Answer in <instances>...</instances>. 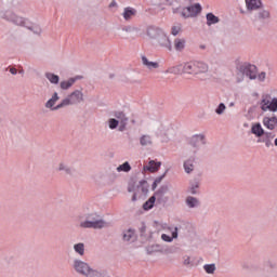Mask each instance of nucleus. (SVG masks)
<instances>
[{"instance_id":"obj_26","label":"nucleus","mask_w":277,"mask_h":277,"mask_svg":"<svg viewBox=\"0 0 277 277\" xmlns=\"http://www.w3.org/2000/svg\"><path fill=\"white\" fill-rule=\"evenodd\" d=\"M136 14H137V10L131 6H127L123 9L122 16L124 21H131V18H133V16H135Z\"/></svg>"},{"instance_id":"obj_49","label":"nucleus","mask_w":277,"mask_h":277,"mask_svg":"<svg viewBox=\"0 0 277 277\" xmlns=\"http://www.w3.org/2000/svg\"><path fill=\"white\" fill-rule=\"evenodd\" d=\"M183 265H192V258H189V256H184Z\"/></svg>"},{"instance_id":"obj_19","label":"nucleus","mask_w":277,"mask_h":277,"mask_svg":"<svg viewBox=\"0 0 277 277\" xmlns=\"http://www.w3.org/2000/svg\"><path fill=\"white\" fill-rule=\"evenodd\" d=\"M114 117L116 118L117 122L120 123L119 131H124L127 127V122H129V118L122 111H115Z\"/></svg>"},{"instance_id":"obj_3","label":"nucleus","mask_w":277,"mask_h":277,"mask_svg":"<svg viewBox=\"0 0 277 277\" xmlns=\"http://www.w3.org/2000/svg\"><path fill=\"white\" fill-rule=\"evenodd\" d=\"M237 82L241 83L243 81V77H248V79L254 80L258 77L259 69L255 65L243 63L237 66Z\"/></svg>"},{"instance_id":"obj_34","label":"nucleus","mask_w":277,"mask_h":277,"mask_svg":"<svg viewBox=\"0 0 277 277\" xmlns=\"http://www.w3.org/2000/svg\"><path fill=\"white\" fill-rule=\"evenodd\" d=\"M45 78L50 83H53L54 85H57L60 83V76L53 74V72H45Z\"/></svg>"},{"instance_id":"obj_56","label":"nucleus","mask_w":277,"mask_h":277,"mask_svg":"<svg viewBox=\"0 0 277 277\" xmlns=\"http://www.w3.org/2000/svg\"><path fill=\"white\" fill-rule=\"evenodd\" d=\"M200 49H206V47H205V45H201Z\"/></svg>"},{"instance_id":"obj_30","label":"nucleus","mask_w":277,"mask_h":277,"mask_svg":"<svg viewBox=\"0 0 277 277\" xmlns=\"http://www.w3.org/2000/svg\"><path fill=\"white\" fill-rule=\"evenodd\" d=\"M161 168V162H155V160H150L147 166L144 167V170L148 172H157Z\"/></svg>"},{"instance_id":"obj_33","label":"nucleus","mask_w":277,"mask_h":277,"mask_svg":"<svg viewBox=\"0 0 277 277\" xmlns=\"http://www.w3.org/2000/svg\"><path fill=\"white\" fill-rule=\"evenodd\" d=\"M200 188V182L198 181H193L188 187V192L189 194H192L193 196H196V194H198V189Z\"/></svg>"},{"instance_id":"obj_57","label":"nucleus","mask_w":277,"mask_h":277,"mask_svg":"<svg viewBox=\"0 0 277 277\" xmlns=\"http://www.w3.org/2000/svg\"><path fill=\"white\" fill-rule=\"evenodd\" d=\"M275 146H277V138L275 140Z\"/></svg>"},{"instance_id":"obj_11","label":"nucleus","mask_w":277,"mask_h":277,"mask_svg":"<svg viewBox=\"0 0 277 277\" xmlns=\"http://www.w3.org/2000/svg\"><path fill=\"white\" fill-rule=\"evenodd\" d=\"M202 12V6L200 4H194L190 6H186L182 10L181 15L183 18H194V16H198Z\"/></svg>"},{"instance_id":"obj_29","label":"nucleus","mask_w":277,"mask_h":277,"mask_svg":"<svg viewBox=\"0 0 277 277\" xmlns=\"http://www.w3.org/2000/svg\"><path fill=\"white\" fill-rule=\"evenodd\" d=\"M123 241H135V229L124 230L122 234Z\"/></svg>"},{"instance_id":"obj_48","label":"nucleus","mask_w":277,"mask_h":277,"mask_svg":"<svg viewBox=\"0 0 277 277\" xmlns=\"http://www.w3.org/2000/svg\"><path fill=\"white\" fill-rule=\"evenodd\" d=\"M266 76L267 74H265V71L260 72L258 76L259 81H265Z\"/></svg>"},{"instance_id":"obj_15","label":"nucleus","mask_w":277,"mask_h":277,"mask_svg":"<svg viewBox=\"0 0 277 277\" xmlns=\"http://www.w3.org/2000/svg\"><path fill=\"white\" fill-rule=\"evenodd\" d=\"M81 79H83V76H75L67 80H63L60 83V88L61 90H70V88H72L77 81H81Z\"/></svg>"},{"instance_id":"obj_22","label":"nucleus","mask_w":277,"mask_h":277,"mask_svg":"<svg viewBox=\"0 0 277 277\" xmlns=\"http://www.w3.org/2000/svg\"><path fill=\"white\" fill-rule=\"evenodd\" d=\"M184 171L186 174H192L196 170V158L192 157L184 161L183 163Z\"/></svg>"},{"instance_id":"obj_35","label":"nucleus","mask_w":277,"mask_h":277,"mask_svg":"<svg viewBox=\"0 0 277 277\" xmlns=\"http://www.w3.org/2000/svg\"><path fill=\"white\" fill-rule=\"evenodd\" d=\"M155 200H157V197L151 196L144 205H143V209L145 211H148L150 209H153V207H155Z\"/></svg>"},{"instance_id":"obj_44","label":"nucleus","mask_w":277,"mask_h":277,"mask_svg":"<svg viewBox=\"0 0 277 277\" xmlns=\"http://www.w3.org/2000/svg\"><path fill=\"white\" fill-rule=\"evenodd\" d=\"M118 124H120L119 121L116 120V119H114V118H110V119L108 120V127H109V129H118Z\"/></svg>"},{"instance_id":"obj_55","label":"nucleus","mask_w":277,"mask_h":277,"mask_svg":"<svg viewBox=\"0 0 277 277\" xmlns=\"http://www.w3.org/2000/svg\"><path fill=\"white\" fill-rule=\"evenodd\" d=\"M19 75H25V70H19Z\"/></svg>"},{"instance_id":"obj_38","label":"nucleus","mask_w":277,"mask_h":277,"mask_svg":"<svg viewBox=\"0 0 277 277\" xmlns=\"http://www.w3.org/2000/svg\"><path fill=\"white\" fill-rule=\"evenodd\" d=\"M147 252L153 254V252H163V247L161 245H151L147 247Z\"/></svg>"},{"instance_id":"obj_10","label":"nucleus","mask_w":277,"mask_h":277,"mask_svg":"<svg viewBox=\"0 0 277 277\" xmlns=\"http://www.w3.org/2000/svg\"><path fill=\"white\" fill-rule=\"evenodd\" d=\"M247 11L240 10L241 14H253L263 8L262 0H245Z\"/></svg>"},{"instance_id":"obj_27","label":"nucleus","mask_w":277,"mask_h":277,"mask_svg":"<svg viewBox=\"0 0 277 277\" xmlns=\"http://www.w3.org/2000/svg\"><path fill=\"white\" fill-rule=\"evenodd\" d=\"M74 252L78 254V256H85V243L77 242L74 245Z\"/></svg>"},{"instance_id":"obj_12","label":"nucleus","mask_w":277,"mask_h":277,"mask_svg":"<svg viewBox=\"0 0 277 277\" xmlns=\"http://www.w3.org/2000/svg\"><path fill=\"white\" fill-rule=\"evenodd\" d=\"M207 141L205 138V134H195L190 138V146L193 148V154L196 155L198 153L200 146H205Z\"/></svg>"},{"instance_id":"obj_9","label":"nucleus","mask_w":277,"mask_h":277,"mask_svg":"<svg viewBox=\"0 0 277 277\" xmlns=\"http://www.w3.org/2000/svg\"><path fill=\"white\" fill-rule=\"evenodd\" d=\"M60 101V94L54 92L52 97L44 104L45 109H50V111H57V109H64L66 105H64V100L61 101L58 105L55 104Z\"/></svg>"},{"instance_id":"obj_53","label":"nucleus","mask_w":277,"mask_h":277,"mask_svg":"<svg viewBox=\"0 0 277 277\" xmlns=\"http://www.w3.org/2000/svg\"><path fill=\"white\" fill-rule=\"evenodd\" d=\"M123 31H133V28L127 27V28L123 29Z\"/></svg>"},{"instance_id":"obj_13","label":"nucleus","mask_w":277,"mask_h":277,"mask_svg":"<svg viewBox=\"0 0 277 277\" xmlns=\"http://www.w3.org/2000/svg\"><path fill=\"white\" fill-rule=\"evenodd\" d=\"M156 42L160 49H166L167 51H172V41L170 40V37H168V34L162 30V34L156 39Z\"/></svg>"},{"instance_id":"obj_5","label":"nucleus","mask_w":277,"mask_h":277,"mask_svg":"<svg viewBox=\"0 0 277 277\" xmlns=\"http://www.w3.org/2000/svg\"><path fill=\"white\" fill-rule=\"evenodd\" d=\"M85 103V94H83V88L74 90L65 98H63V106L70 107V105H81Z\"/></svg>"},{"instance_id":"obj_17","label":"nucleus","mask_w":277,"mask_h":277,"mask_svg":"<svg viewBox=\"0 0 277 277\" xmlns=\"http://www.w3.org/2000/svg\"><path fill=\"white\" fill-rule=\"evenodd\" d=\"M271 17H272V14L269 13V10L262 8L258 10L256 14L254 15V21H260V23H265V21H269Z\"/></svg>"},{"instance_id":"obj_37","label":"nucleus","mask_w":277,"mask_h":277,"mask_svg":"<svg viewBox=\"0 0 277 277\" xmlns=\"http://www.w3.org/2000/svg\"><path fill=\"white\" fill-rule=\"evenodd\" d=\"M216 116H224L226 114V104L220 103L214 109Z\"/></svg>"},{"instance_id":"obj_1","label":"nucleus","mask_w":277,"mask_h":277,"mask_svg":"<svg viewBox=\"0 0 277 277\" xmlns=\"http://www.w3.org/2000/svg\"><path fill=\"white\" fill-rule=\"evenodd\" d=\"M19 14H25V6L21 0H10L4 6L0 9V21L11 23L15 27H24L35 34V36L42 35V27L39 24H34L28 17Z\"/></svg>"},{"instance_id":"obj_52","label":"nucleus","mask_w":277,"mask_h":277,"mask_svg":"<svg viewBox=\"0 0 277 277\" xmlns=\"http://www.w3.org/2000/svg\"><path fill=\"white\" fill-rule=\"evenodd\" d=\"M10 72L11 75H16L18 72V70L14 67L10 68Z\"/></svg>"},{"instance_id":"obj_42","label":"nucleus","mask_w":277,"mask_h":277,"mask_svg":"<svg viewBox=\"0 0 277 277\" xmlns=\"http://www.w3.org/2000/svg\"><path fill=\"white\" fill-rule=\"evenodd\" d=\"M155 127L158 131H160V133H167L168 129L166 127V123L161 122V121H157L155 123Z\"/></svg>"},{"instance_id":"obj_8","label":"nucleus","mask_w":277,"mask_h":277,"mask_svg":"<svg viewBox=\"0 0 277 277\" xmlns=\"http://www.w3.org/2000/svg\"><path fill=\"white\" fill-rule=\"evenodd\" d=\"M128 192H134L132 196V202H135L137 198H142V196L148 194V188L146 187V181H141L138 185L136 186V189L133 187V185H129Z\"/></svg>"},{"instance_id":"obj_25","label":"nucleus","mask_w":277,"mask_h":277,"mask_svg":"<svg viewBox=\"0 0 277 277\" xmlns=\"http://www.w3.org/2000/svg\"><path fill=\"white\" fill-rule=\"evenodd\" d=\"M140 144H141V146H144L145 148L153 146V144H154L153 136L150 134L141 135Z\"/></svg>"},{"instance_id":"obj_31","label":"nucleus","mask_w":277,"mask_h":277,"mask_svg":"<svg viewBox=\"0 0 277 277\" xmlns=\"http://www.w3.org/2000/svg\"><path fill=\"white\" fill-rule=\"evenodd\" d=\"M206 18L208 27H211V25H217V23H220V17L215 16L213 13H208Z\"/></svg>"},{"instance_id":"obj_51","label":"nucleus","mask_w":277,"mask_h":277,"mask_svg":"<svg viewBox=\"0 0 277 277\" xmlns=\"http://www.w3.org/2000/svg\"><path fill=\"white\" fill-rule=\"evenodd\" d=\"M109 8H118V3L115 0H113L109 4Z\"/></svg>"},{"instance_id":"obj_24","label":"nucleus","mask_w":277,"mask_h":277,"mask_svg":"<svg viewBox=\"0 0 277 277\" xmlns=\"http://www.w3.org/2000/svg\"><path fill=\"white\" fill-rule=\"evenodd\" d=\"M263 124L264 127H266V129L274 131L277 124V117H264Z\"/></svg>"},{"instance_id":"obj_54","label":"nucleus","mask_w":277,"mask_h":277,"mask_svg":"<svg viewBox=\"0 0 277 277\" xmlns=\"http://www.w3.org/2000/svg\"><path fill=\"white\" fill-rule=\"evenodd\" d=\"M173 14H179V8L173 9Z\"/></svg>"},{"instance_id":"obj_41","label":"nucleus","mask_w":277,"mask_h":277,"mask_svg":"<svg viewBox=\"0 0 277 277\" xmlns=\"http://www.w3.org/2000/svg\"><path fill=\"white\" fill-rule=\"evenodd\" d=\"M183 29V26L181 24H176L174 26L171 27V34L172 36H179V34H181Z\"/></svg>"},{"instance_id":"obj_39","label":"nucleus","mask_w":277,"mask_h":277,"mask_svg":"<svg viewBox=\"0 0 277 277\" xmlns=\"http://www.w3.org/2000/svg\"><path fill=\"white\" fill-rule=\"evenodd\" d=\"M174 47L176 51H183L185 49V39H175Z\"/></svg>"},{"instance_id":"obj_50","label":"nucleus","mask_w":277,"mask_h":277,"mask_svg":"<svg viewBox=\"0 0 277 277\" xmlns=\"http://www.w3.org/2000/svg\"><path fill=\"white\" fill-rule=\"evenodd\" d=\"M266 266L274 268V267H276V263H274V262H272V261H267V262H266Z\"/></svg>"},{"instance_id":"obj_46","label":"nucleus","mask_w":277,"mask_h":277,"mask_svg":"<svg viewBox=\"0 0 277 277\" xmlns=\"http://www.w3.org/2000/svg\"><path fill=\"white\" fill-rule=\"evenodd\" d=\"M162 241H167L168 243H172V237L168 236L167 234L161 235Z\"/></svg>"},{"instance_id":"obj_14","label":"nucleus","mask_w":277,"mask_h":277,"mask_svg":"<svg viewBox=\"0 0 277 277\" xmlns=\"http://www.w3.org/2000/svg\"><path fill=\"white\" fill-rule=\"evenodd\" d=\"M56 172H64L67 176H72V174H75V169H72L68 162L62 160L56 166Z\"/></svg>"},{"instance_id":"obj_7","label":"nucleus","mask_w":277,"mask_h":277,"mask_svg":"<svg viewBox=\"0 0 277 277\" xmlns=\"http://www.w3.org/2000/svg\"><path fill=\"white\" fill-rule=\"evenodd\" d=\"M262 111H277V98H272V95L264 94L259 103Z\"/></svg>"},{"instance_id":"obj_16","label":"nucleus","mask_w":277,"mask_h":277,"mask_svg":"<svg viewBox=\"0 0 277 277\" xmlns=\"http://www.w3.org/2000/svg\"><path fill=\"white\" fill-rule=\"evenodd\" d=\"M183 75H189L196 79V61L184 63L182 67Z\"/></svg>"},{"instance_id":"obj_47","label":"nucleus","mask_w":277,"mask_h":277,"mask_svg":"<svg viewBox=\"0 0 277 277\" xmlns=\"http://www.w3.org/2000/svg\"><path fill=\"white\" fill-rule=\"evenodd\" d=\"M172 240L173 239H179V227H175L174 230L172 232Z\"/></svg>"},{"instance_id":"obj_20","label":"nucleus","mask_w":277,"mask_h":277,"mask_svg":"<svg viewBox=\"0 0 277 277\" xmlns=\"http://www.w3.org/2000/svg\"><path fill=\"white\" fill-rule=\"evenodd\" d=\"M274 137H276V135H274V133L264 132L263 137L259 138L258 143L262 142L263 144H265L266 148H269V147L274 146V143H272Z\"/></svg>"},{"instance_id":"obj_21","label":"nucleus","mask_w":277,"mask_h":277,"mask_svg":"<svg viewBox=\"0 0 277 277\" xmlns=\"http://www.w3.org/2000/svg\"><path fill=\"white\" fill-rule=\"evenodd\" d=\"M161 34H163V29L159 28V27H155V26H149L147 28L146 35L148 36V38H150L151 40H157V38L159 36H161Z\"/></svg>"},{"instance_id":"obj_43","label":"nucleus","mask_w":277,"mask_h":277,"mask_svg":"<svg viewBox=\"0 0 277 277\" xmlns=\"http://www.w3.org/2000/svg\"><path fill=\"white\" fill-rule=\"evenodd\" d=\"M203 269L207 274H215V264H206L203 265Z\"/></svg>"},{"instance_id":"obj_45","label":"nucleus","mask_w":277,"mask_h":277,"mask_svg":"<svg viewBox=\"0 0 277 277\" xmlns=\"http://www.w3.org/2000/svg\"><path fill=\"white\" fill-rule=\"evenodd\" d=\"M163 179H166V173L162 174V175H160V176H158V177L155 180V182H154V184H153V189H157V185H159V183H161V181H163Z\"/></svg>"},{"instance_id":"obj_28","label":"nucleus","mask_w":277,"mask_h":277,"mask_svg":"<svg viewBox=\"0 0 277 277\" xmlns=\"http://www.w3.org/2000/svg\"><path fill=\"white\" fill-rule=\"evenodd\" d=\"M251 133H253V135H256V137H263V135L265 134V130H263L261 123H255L251 128Z\"/></svg>"},{"instance_id":"obj_6","label":"nucleus","mask_w":277,"mask_h":277,"mask_svg":"<svg viewBox=\"0 0 277 277\" xmlns=\"http://www.w3.org/2000/svg\"><path fill=\"white\" fill-rule=\"evenodd\" d=\"M209 64L202 61H195V79L197 81H209Z\"/></svg>"},{"instance_id":"obj_40","label":"nucleus","mask_w":277,"mask_h":277,"mask_svg":"<svg viewBox=\"0 0 277 277\" xmlns=\"http://www.w3.org/2000/svg\"><path fill=\"white\" fill-rule=\"evenodd\" d=\"M117 172H131V164L126 161L119 167H117Z\"/></svg>"},{"instance_id":"obj_18","label":"nucleus","mask_w":277,"mask_h":277,"mask_svg":"<svg viewBox=\"0 0 277 277\" xmlns=\"http://www.w3.org/2000/svg\"><path fill=\"white\" fill-rule=\"evenodd\" d=\"M141 62H142V65L147 68V70H157L159 69V62H153V61H149L148 57H146V55H142L141 56Z\"/></svg>"},{"instance_id":"obj_32","label":"nucleus","mask_w":277,"mask_h":277,"mask_svg":"<svg viewBox=\"0 0 277 277\" xmlns=\"http://www.w3.org/2000/svg\"><path fill=\"white\" fill-rule=\"evenodd\" d=\"M170 187H168V185H162L160 186V188L155 193V198H157V200H161V198H163L164 194H168Z\"/></svg>"},{"instance_id":"obj_23","label":"nucleus","mask_w":277,"mask_h":277,"mask_svg":"<svg viewBox=\"0 0 277 277\" xmlns=\"http://www.w3.org/2000/svg\"><path fill=\"white\" fill-rule=\"evenodd\" d=\"M185 205L188 207V209H198V207H200V199L193 196H187L185 199Z\"/></svg>"},{"instance_id":"obj_2","label":"nucleus","mask_w":277,"mask_h":277,"mask_svg":"<svg viewBox=\"0 0 277 277\" xmlns=\"http://www.w3.org/2000/svg\"><path fill=\"white\" fill-rule=\"evenodd\" d=\"M80 228H107L108 224L96 213L87 214L85 217H80L79 221Z\"/></svg>"},{"instance_id":"obj_36","label":"nucleus","mask_w":277,"mask_h":277,"mask_svg":"<svg viewBox=\"0 0 277 277\" xmlns=\"http://www.w3.org/2000/svg\"><path fill=\"white\" fill-rule=\"evenodd\" d=\"M167 72H170L171 75H181L183 72V65H176L173 67H170Z\"/></svg>"},{"instance_id":"obj_4","label":"nucleus","mask_w":277,"mask_h":277,"mask_svg":"<svg viewBox=\"0 0 277 277\" xmlns=\"http://www.w3.org/2000/svg\"><path fill=\"white\" fill-rule=\"evenodd\" d=\"M72 269L75 271L76 274H79L80 276H85V277L101 276L98 271H94L92 267H90V264L79 259H75L72 261Z\"/></svg>"}]
</instances>
